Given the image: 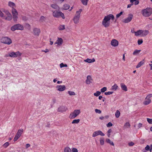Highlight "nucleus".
<instances>
[{
  "label": "nucleus",
  "instance_id": "nucleus-1",
  "mask_svg": "<svg viewBox=\"0 0 152 152\" xmlns=\"http://www.w3.org/2000/svg\"><path fill=\"white\" fill-rule=\"evenodd\" d=\"M111 19L113 20L114 19V15L112 14L105 16L102 21V25L106 28L109 27L110 25V20Z\"/></svg>",
  "mask_w": 152,
  "mask_h": 152
},
{
  "label": "nucleus",
  "instance_id": "nucleus-2",
  "mask_svg": "<svg viewBox=\"0 0 152 152\" xmlns=\"http://www.w3.org/2000/svg\"><path fill=\"white\" fill-rule=\"evenodd\" d=\"M2 10L4 13L5 15H4L3 14V16H1V17H3L4 19L10 21L12 19V16L8 10L4 9H2Z\"/></svg>",
  "mask_w": 152,
  "mask_h": 152
},
{
  "label": "nucleus",
  "instance_id": "nucleus-3",
  "mask_svg": "<svg viewBox=\"0 0 152 152\" xmlns=\"http://www.w3.org/2000/svg\"><path fill=\"white\" fill-rule=\"evenodd\" d=\"M142 13L143 15L145 17H148L150 16L152 13V9L147 8L142 10Z\"/></svg>",
  "mask_w": 152,
  "mask_h": 152
},
{
  "label": "nucleus",
  "instance_id": "nucleus-4",
  "mask_svg": "<svg viewBox=\"0 0 152 152\" xmlns=\"http://www.w3.org/2000/svg\"><path fill=\"white\" fill-rule=\"evenodd\" d=\"M53 12V17L56 18L61 17L63 19L65 18L64 14L60 11L55 10Z\"/></svg>",
  "mask_w": 152,
  "mask_h": 152
},
{
  "label": "nucleus",
  "instance_id": "nucleus-5",
  "mask_svg": "<svg viewBox=\"0 0 152 152\" xmlns=\"http://www.w3.org/2000/svg\"><path fill=\"white\" fill-rule=\"evenodd\" d=\"M23 26L20 24L15 25L11 28V30L12 31H14L16 30H23Z\"/></svg>",
  "mask_w": 152,
  "mask_h": 152
},
{
  "label": "nucleus",
  "instance_id": "nucleus-6",
  "mask_svg": "<svg viewBox=\"0 0 152 152\" xmlns=\"http://www.w3.org/2000/svg\"><path fill=\"white\" fill-rule=\"evenodd\" d=\"M80 113V110H76L72 112L70 114L69 118L71 119H74L78 116Z\"/></svg>",
  "mask_w": 152,
  "mask_h": 152
},
{
  "label": "nucleus",
  "instance_id": "nucleus-7",
  "mask_svg": "<svg viewBox=\"0 0 152 152\" xmlns=\"http://www.w3.org/2000/svg\"><path fill=\"white\" fill-rule=\"evenodd\" d=\"M1 42L3 43L10 45L12 43L11 39L8 37H4L1 38Z\"/></svg>",
  "mask_w": 152,
  "mask_h": 152
},
{
  "label": "nucleus",
  "instance_id": "nucleus-8",
  "mask_svg": "<svg viewBox=\"0 0 152 152\" xmlns=\"http://www.w3.org/2000/svg\"><path fill=\"white\" fill-rule=\"evenodd\" d=\"M23 129H20L18 130L17 133L14 137V141H17L19 138L21 134L23 133Z\"/></svg>",
  "mask_w": 152,
  "mask_h": 152
},
{
  "label": "nucleus",
  "instance_id": "nucleus-9",
  "mask_svg": "<svg viewBox=\"0 0 152 152\" xmlns=\"http://www.w3.org/2000/svg\"><path fill=\"white\" fill-rule=\"evenodd\" d=\"M152 97V94H148L145 99V101L143 102V104L145 105H147L151 102L150 98Z\"/></svg>",
  "mask_w": 152,
  "mask_h": 152
},
{
  "label": "nucleus",
  "instance_id": "nucleus-10",
  "mask_svg": "<svg viewBox=\"0 0 152 152\" xmlns=\"http://www.w3.org/2000/svg\"><path fill=\"white\" fill-rule=\"evenodd\" d=\"M12 13L13 16V19L14 21H16L18 18V13L15 9L12 10Z\"/></svg>",
  "mask_w": 152,
  "mask_h": 152
},
{
  "label": "nucleus",
  "instance_id": "nucleus-11",
  "mask_svg": "<svg viewBox=\"0 0 152 152\" xmlns=\"http://www.w3.org/2000/svg\"><path fill=\"white\" fill-rule=\"evenodd\" d=\"M99 135L104 136L105 135V134L101 131L98 130L96 131L93 133L92 134V137H94Z\"/></svg>",
  "mask_w": 152,
  "mask_h": 152
},
{
  "label": "nucleus",
  "instance_id": "nucleus-12",
  "mask_svg": "<svg viewBox=\"0 0 152 152\" xmlns=\"http://www.w3.org/2000/svg\"><path fill=\"white\" fill-rule=\"evenodd\" d=\"M133 17V15L130 14L128 15V16L127 18L125 19L124 20L123 22L126 23H128L131 21Z\"/></svg>",
  "mask_w": 152,
  "mask_h": 152
},
{
  "label": "nucleus",
  "instance_id": "nucleus-13",
  "mask_svg": "<svg viewBox=\"0 0 152 152\" xmlns=\"http://www.w3.org/2000/svg\"><path fill=\"white\" fill-rule=\"evenodd\" d=\"M66 86L65 85H58L56 86L57 90L60 91H63L66 89Z\"/></svg>",
  "mask_w": 152,
  "mask_h": 152
},
{
  "label": "nucleus",
  "instance_id": "nucleus-14",
  "mask_svg": "<svg viewBox=\"0 0 152 152\" xmlns=\"http://www.w3.org/2000/svg\"><path fill=\"white\" fill-rule=\"evenodd\" d=\"M111 45L113 46L116 47L118 45V42L117 40L115 39H113L111 42Z\"/></svg>",
  "mask_w": 152,
  "mask_h": 152
},
{
  "label": "nucleus",
  "instance_id": "nucleus-15",
  "mask_svg": "<svg viewBox=\"0 0 152 152\" xmlns=\"http://www.w3.org/2000/svg\"><path fill=\"white\" fill-rule=\"evenodd\" d=\"M63 42V40L61 38H58L56 41L54 43V44H57L58 45H62Z\"/></svg>",
  "mask_w": 152,
  "mask_h": 152
},
{
  "label": "nucleus",
  "instance_id": "nucleus-16",
  "mask_svg": "<svg viewBox=\"0 0 152 152\" xmlns=\"http://www.w3.org/2000/svg\"><path fill=\"white\" fill-rule=\"evenodd\" d=\"M67 110V108L66 107L64 106H61L59 107L58 109V111L63 112H65Z\"/></svg>",
  "mask_w": 152,
  "mask_h": 152
},
{
  "label": "nucleus",
  "instance_id": "nucleus-17",
  "mask_svg": "<svg viewBox=\"0 0 152 152\" xmlns=\"http://www.w3.org/2000/svg\"><path fill=\"white\" fill-rule=\"evenodd\" d=\"M8 6L12 8V10H13V9H15L16 7L15 4L11 1L8 2Z\"/></svg>",
  "mask_w": 152,
  "mask_h": 152
},
{
  "label": "nucleus",
  "instance_id": "nucleus-18",
  "mask_svg": "<svg viewBox=\"0 0 152 152\" xmlns=\"http://www.w3.org/2000/svg\"><path fill=\"white\" fill-rule=\"evenodd\" d=\"M34 34L35 35L38 36L40 32V31L39 28H35L33 29Z\"/></svg>",
  "mask_w": 152,
  "mask_h": 152
},
{
  "label": "nucleus",
  "instance_id": "nucleus-19",
  "mask_svg": "<svg viewBox=\"0 0 152 152\" xmlns=\"http://www.w3.org/2000/svg\"><path fill=\"white\" fill-rule=\"evenodd\" d=\"M92 80V79L91 76L90 75H88L87 77V79L86 80V83L88 84H89L91 83Z\"/></svg>",
  "mask_w": 152,
  "mask_h": 152
},
{
  "label": "nucleus",
  "instance_id": "nucleus-20",
  "mask_svg": "<svg viewBox=\"0 0 152 152\" xmlns=\"http://www.w3.org/2000/svg\"><path fill=\"white\" fill-rule=\"evenodd\" d=\"M142 35H141V37H145L147 35H148L149 33V31L146 30H142Z\"/></svg>",
  "mask_w": 152,
  "mask_h": 152
},
{
  "label": "nucleus",
  "instance_id": "nucleus-21",
  "mask_svg": "<svg viewBox=\"0 0 152 152\" xmlns=\"http://www.w3.org/2000/svg\"><path fill=\"white\" fill-rule=\"evenodd\" d=\"M80 18L74 16L73 19V20L74 23L75 24H77L79 22Z\"/></svg>",
  "mask_w": 152,
  "mask_h": 152
},
{
  "label": "nucleus",
  "instance_id": "nucleus-22",
  "mask_svg": "<svg viewBox=\"0 0 152 152\" xmlns=\"http://www.w3.org/2000/svg\"><path fill=\"white\" fill-rule=\"evenodd\" d=\"M82 11V10L81 9H79L78 10H77L75 15V16L76 17L80 18V14Z\"/></svg>",
  "mask_w": 152,
  "mask_h": 152
},
{
  "label": "nucleus",
  "instance_id": "nucleus-23",
  "mask_svg": "<svg viewBox=\"0 0 152 152\" xmlns=\"http://www.w3.org/2000/svg\"><path fill=\"white\" fill-rule=\"evenodd\" d=\"M120 86L122 89L125 91H127V89L126 86L123 83H121L120 84Z\"/></svg>",
  "mask_w": 152,
  "mask_h": 152
},
{
  "label": "nucleus",
  "instance_id": "nucleus-24",
  "mask_svg": "<svg viewBox=\"0 0 152 152\" xmlns=\"http://www.w3.org/2000/svg\"><path fill=\"white\" fill-rule=\"evenodd\" d=\"M95 60L94 58H93L92 59L89 58H87L84 61L86 62L90 63L95 61Z\"/></svg>",
  "mask_w": 152,
  "mask_h": 152
},
{
  "label": "nucleus",
  "instance_id": "nucleus-25",
  "mask_svg": "<svg viewBox=\"0 0 152 152\" xmlns=\"http://www.w3.org/2000/svg\"><path fill=\"white\" fill-rule=\"evenodd\" d=\"M142 30H139L136 32H134L135 35L136 36H137L140 35H142Z\"/></svg>",
  "mask_w": 152,
  "mask_h": 152
},
{
  "label": "nucleus",
  "instance_id": "nucleus-26",
  "mask_svg": "<svg viewBox=\"0 0 152 152\" xmlns=\"http://www.w3.org/2000/svg\"><path fill=\"white\" fill-rule=\"evenodd\" d=\"M144 63V60H143L142 61L139 62L138 64L136 66V68H138L140 67Z\"/></svg>",
  "mask_w": 152,
  "mask_h": 152
},
{
  "label": "nucleus",
  "instance_id": "nucleus-27",
  "mask_svg": "<svg viewBox=\"0 0 152 152\" xmlns=\"http://www.w3.org/2000/svg\"><path fill=\"white\" fill-rule=\"evenodd\" d=\"M50 6L52 8L55 10H58L59 9V7L56 4H52Z\"/></svg>",
  "mask_w": 152,
  "mask_h": 152
},
{
  "label": "nucleus",
  "instance_id": "nucleus-28",
  "mask_svg": "<svg viewBox=\"0 0 152 152\" xmlns=\"http://www.w3.org/2000/svg\"><path fill=\"white\" fill-rule=\"evenodd\" d=\"M130 2L132 4L134 2V4L135 5H137L139 3V0H130Z\"/></svg>",
  "mask_w": 152,
  "mask_h": 152
},
{
  "label": "nucleus",
  "instance_id": "nucleus-29",
  "mask_svg": "<svg viewBox=\"0 0 152 152\" xmlns=\"http://www.w3.org/2000/svg\"><path fill=\"white\" fill-rule=\"evenodd\" d=\"M118 87V86L116 84H115L114 85L112 86L111 87V90L114 91L117 90Z\"/></svg>",
  "mask_w": 152,
  "mask_h": 152
},
{
  "label": "nucleus",
  "instance_id": "nucleus-30",
  "mask_svg": "<svg viewBox=\"0 0 152 152\" xmlns=\"http://www.w3.org/2000/svg\"><path fill=\"white\" fill-rule=\"evenodd\" d=\"M64 152H72V150L69 147H67L64 148Z\"/></svg>",
  "mask_w": 152,
  "mask_h": 152
},
{
  "label": "nucleus",
  "instance_id": "nucleus-31",
  "mask_svg": "<svg viewBox=\"0 0 152 152\" xmlns=\"http://www.w3.org/2000/svg\"><path fill=\"white\" fill-rule=\"evenodd\" d=\"M141 50H136L133 52V54L134 56L137 55L141 51Z\"/></svg>",
  "mask_w": 152,
  "mask_h": 152
},
{
  "label": "nucleus",
  "instance_id": "nucleus-32",
  "mask_svg": "<svg viewBox=\"0 0 152 152\" xmlns=\"http://www.w3.org/2000/svg\"><path fill=\"white\" fill-rule=\"evenodd\" d=\"M21 55V53H20L19 51L17 52H14V58L20 56Z\"/></svg>",
  "mask_w": 152,
  "mask_h": 152
},
{
  "label": "nucleus",
  "instance_id": "nucleus-33",
  "mask_svg": "<svg viewBox=\"0 0 152 152\" xmlns=\"http://www.w3.org/2000/svg\"><path fill=\"white\" fill-rule=\"evenodd\" d=\"M69 8V6L66 4H65L64 5L63 9L64 10H67Z\"/></svg>",
  "mask_w": 152,
  "mask_h": 152
},
{
  "label": "nucleus",
  "instance_id": "nucleus-34",
  "mask_svg": "<svg viewBox=\"0 0 152 152\" xmlns=\"http://www.w3.org/2000/svg\"><path fill=\"white\" fill-rule=\"evenodd\" d=\"M130 127V124L129 122H126L124 126V128H129Z\"/></svg>",
  "mask_w": 152,
  "mask_h": 152
},
{
  "label": "nucleus",
  "instance_id": "nucleus-35",
  "mask_svg": "<svg viewBox=\"0 0 152 152\" xmlns=\"http://www.w3.org/2000/svg\"><path fill=\"white\" fill-rule=\"evenodd\" d=\"M81 2L84 5H87L89 0H80Z\"/></svg>",
  "mask_w": 152,
  "mask_h": 152
},
{
  "label": "nucleus",
  "instance_id": "nucleus-36",
  "mask_svg": "<svg viewBox=\"0 0 152 152\" xmlns=\"http://www.w3.org/2000/svg\"><path fill=\"white\" fill-rule=\"evenodd\" d=\"M120 113L118 110H117L115 114V115L116 118H118L120 116Z\"/></svg>",
  "mask_w": 152,
  "mask_h": 152
},
{
  "label": "nucleus",
  "instance_id": "nucleus-37",
  "mask_svg": "<svg viewBox=\"0 0 152 152\" xmlns=\"http://www.w3.org/2000/svg\"><path fill=\"white\" fill-rule=\"evenodd\" d=\"M106 141L107 143H109L111 145L113 146L114 145V144L113 142L112 141H111L110 139H107L106 140Z\"/></svg>",
  "mask_w": 152,
  "mask_h": 152
},
{
  "label": "nucleus",
  "instance_id": "nucleus-38",
  "mask_svg": "<svg viewBox=\"0 0 152 152\" xmlns=\"http://www.w3.org/2000/svg\"><path fill=\"white\" fill-rule=\"evenodd\" d=\"M58 28L60 30H64L65 29V25H61L59 26Z\"/></svg>",
  "mask_w": 152,
  "mask_h": 152
},
{
  "label": "nucleus",
  "instance_id": "nucleus-39",
  "mask_svg": "<svg viewBox=\"0 0 152 152\" xmlns=\"http://www.w3.org/2000/svg\"><path fill=\"white\" fill-rule=\"evenodd\" d=\"M80 121V120L79 119H75L72 121V124H78L79 122Z\"/></svg>",
  "mask_w": 152,
  "mask_h": 152
},
{
  "label": "nucleus",
  "instance_id": "nucleus-40",
  "mask_svg": "<svg viewBox=\"0 0 152 152\" xmlns=\"http://www.w3.org/2000/svg\"><path fill=\"white\" fill-rule=\"evenodd\" d=\"M68 93L70 96H74L76 95L75 93L72 91H68Z\"/></svg>",
  "mask_w": 152,
  "mask_h": 152
},
{
  "label": "nucleus",
  "instance_id": "nucleus-41",
  "mask_svg": "<svg viewBox=\"0 0 152 152\" xmlns=\"http://www.w3.org/2000/svg\"><path fill=\"white\" fill-rule=\"evenodd\" d=\"M101 94V92L99 91H97L94 94V95L96 96H99Z\"/></svg>",
  "mask_w": 152,
  "mask_h": 152
},
{
  "label": "nucleus",
  "instance_id": "nucleus-42",
  "mask_svg": "<svg viewBox=\"0 0 152 152\" xmlns=\"http://www.w3.org/2000/svg\"><path fill=\"white\" fill-rule=\"evenodd\" d=\"M9 143L8 142H6L2 145V146L4 148H7L9 145Z\"/></svg>",
  "mask_w": 152,
  "mask_h": 152
},
{
  "label": "nucleus",
  "instance_id": "nucleus-43",
  "mask_svg": "<svg viewBox=\"0 0 152 152\" xmlns=\"http://www.w3.org/2000/svg\"><path fill=\"white\" fill-rule=\"evenodd\" d=\"M46 20V18L44 16H41L40 19V21L42 22L45 21Z\"/></svg>",
  "mask_w": 152,
  "mask_h": 152
},
{
  "label": "nucleus",
  "instance_id": "nucleus-44",
  "mask_svg": "<svg viewBox=\"0 0 152 152\" xmlns=\"http://www.w3.org/2000/svg\"><path fill=\"white\" fill-rule=\"evenodd\" d=\"M100 144L101 145H103L104 143V139L103 138L100 139Z\"/></svg>",
  "mask_w": 152,
  "mask_h": 152
},
{
  "label": "nucleus",
  "instance_id": "nucleus-45",
  "mask_svg": "<svg viewBox=\"0 0 152 152\" xmlns=\"http://www.w3.org/2000/svg\"><path fill=\"white\" fill-rule=\"evenodd\" d=\"M14 52H12L11 53H9V56L10 57H14Z\"/></svg>",
  "mask_w": 152,
  "mask_h": 152
},
{
  "label": "nucleus",
  "instance_id": "nucleus-46",
  "mask_svg": "<svg viewBox=\"0 0 152 152\" xmlns=\"http://www.w3.org/2000/svg\"><path fill=\"white\" fill-rule=\"evenodd\" d=\"M107 90V88L106 87H104L102 88H101L100 90L101 92L103 93L105 91H106Z\"/></svg>",
  "mask_w": 152,
  "mask_h": 152
},
{
  "label": "nucleus",
  "instance_id": "nucleus-47",
  "mask_svg": "<svg viewBox=\"0 0 152 152\" xmlns=\"http://www.w3.org/2000/svg\"><path fill=\"white\" fill-rule=\"evenodd\" d=\"M113 93V91H108L107 92H105L104 93V94L106 95H108L112 94Z\"/></svg>",
  "mask_w": 152,
  "mask_h": 152
},
{
  "label": "nucleus",
  "instance_id": "nucleus-48",
  "mask_svg": "<svg viewBox=\"0 0 152 152\" xmlns=\"http://www.w3.org/2000/svg\"><path fill=\"white\" fill-rule=\"evenodd\" d=\"M143 42V40L142 39H139L138 40L137 43L139 45H140Z\"/></svg>",
  "mask_w": 152,
  "mask_h": 152
},
{
  "label": "nucleus",
  "instance_id": "nucleus-49",
  "mask_svg": "<svg viewBox=\"0 0 152 152\" xmlns=\"http://www.w3.org/2000/svg\"><path fill=\"white\" fill-rule=\"evenodd\" d=\"M60 66L61 68L67 66V65L66 64H64L63 63H61V64H60Z\"/></svg>",
  "mask_w": 152,
  "mask_h": 152
},
{
  "label": "nucleus",
  "instance_id": "nucleus-50",
  "mask_svg": "<svg viewBox=\"0 0 152 152\" xmlns=\"http://www.w3.org/2000/svg\"><path fill=\"white\" fill-rule=\"evenodd\" d=\"M147 120L148 122L150 124H152V119L147 118Z\"/></svg>",
  "mask_w": 152,
  "mask_h": 152
},
{
  "label": "nucleus",
  "instance_id": "nucleus-51",
  "mask_svg": "<svg viewBox=\"0 0 152 152\" xmlns=\"http://www.w3.org/2000/svg\"><path fill=\"white\" fill-rule=\"evenodd\" d=\"M123 13L122 12H121L117 14L116 15V18H119L123 14Z\"/></svg>",
  "mask_w": 152,
  "mask_h": 152
},
{
  "label": "nucleus",
  "instance_id": "nucleus-52",
  "mask_svg": "<svg viewBox=\"0 0 152 152\" xmlns=\"http://www.w3.org/2000/svg\"><path fill=\"white\" fill-rule=\"evenodd\" d=\"M95 112L97 113L100 114L101 113V111L99 110L96 109L95 110Z\"/></svg>",
  "mask_w": 152,
  "mask_h": 152
},
{
  "label": "nucleus",
  "instance_id": "nucleus-53",
  "mask_svg": "<svg viewBox=\"0 0 152 152\" xmlns=\"http://www.w3.org/2000/svg\"><path fill=\"white\" fill-rule=\"evenodd\" d=\"M113 126V124L111 122L108 123L107 125V127H110V126Z\"/></svg>",
  "mask_w": 152,
  "mask_h": 152
},
{
  "label": "nucleus",
  "instance_id": "nucleus-54",
  "mask_svg": "<svg viewBox=\"0 0 152 152\" xmlns=\"http://www.w3.org/2000/svg\"><path fill=\"white\" fill-rule=\"evenodd\" d=\"M72 152H78L77 150L75 148H72Z\"/></svg>",
  "mask_w": 152,
  "mask_h": 152
},
{
  "label": "nucleus",
  "instance_id": "nucleus-55",
  "mask_svg": "<svg viewBox=\"0 0 152 152\" xmlns=\"http://www.w3.org/2000/svg\"><path fill=\"white\" fill-rule=\"evenodd\" d=\"M128 145L129 146H132L134 145V143L132 142H130L129 143Z\"/></svg>",
  "mask_w": 152,
  "mask_h": 152
},
{
  "label": "nucleus",
  "instance_id": "nucleus-56",
  "mask_svg": "<svg viewBox=\"0 0 152 152\" xmlns=\"http://www.w3.org/2000/svg\"><path fill=\"white\" fill-rule=\"evenodd\" d=\"M150 146L147 145L145 148V149L146 151H148L150 149Z\"/></svg>",
  "mask_w": 152,
  "mask_h": 152
},
{
  "label": "nucleus",
  "instance_id": "nucleus-57",
  "mask_svg": "<svg viewBox=\"0 0 152 152\" xmlns=\"http://www.w3.org/2000/svg\"><path fill=\"white\" fill-rule=\"evenodd\" d=\"M150 64H149V66H150V70H152V61H150Z\"/></svg>",
  "mask_w": 152,
  "mask_h": 152
},
{
  "label": "nucleus",
  "instance_id": "nucleus-58",
  "mask_svg": "<svg viewBox=\"0 0 152 152\" xmlns=\"http://www.w3.org/2000/svg\"><path fill=\"white\" fill-rule=\"evenodd\" d=\"M133 4H132L131 3V4H128L127 5V8H130V7L132 6Z\"/></svg>",
  "mask_w": 152,
  "mask_h": 152
},
{
  "label": "nucleus",
  "instance_id": "nucleus-59",
  "mask_svg": "<svg viewBox=\"0 0 152 152\" xmlns=\"http://www.w3.org/2000/svg\"><path fill=\"white\" fill-rule=\"evenodd\" d=\"M30 146V145L29 144H27L26 145V148H27L28 147Z\"/></svg>",
  "mask_w": 152,
  "mask_h": 152
},
{
  "label": "nucleus",
  "instance_id": "nucleus-60",
  "mask_svg": "<svg viewBox=\"0 0 152 152\" xmlns=\"http://www.w3.org/2000/svg\"><path fill=\"white\" fill-rule=\"evenodd\" d=\"M142 124L141 123H139L138 125V127L139 128H140L141 127H142Z\"/></svg>",
  "mask_w": 152,
  "mask_h": 152
},
{
  "label": "nucleus",
  "instance_id": "nucleus-61",
  "mask_svg": "<svg viewBox=\"0 0 152 152\" xmlns=\"http://www.w3.org/2000/svg\"><path fill=\"white\" fill-rule=\"evenodd\" d=\"M42 52L47 53L49 52V50L48 49H46L45 50H42Z\"/></svg>",
  "mask_w": 152,
  "mask_h": 152
},
{
  "label": "nucleus",
  "instance_id": "nucleus-62",
  "mask_svg": "<svg viewBox=\"0 0 152 152\" xmlns=\"http://www.w3.org/2000/svg\"><path fill=\"white\" fill-rule=\"evenodd\" d=\"M112 132V130L111 129H109L107 131V133H111Z\"/></svg>",
  "mask_w": 152,
  "mask_h": 152
},
{
  "label": "nucleus",
  "instance_id": "nucleus-63",
  "mask_svg": "<svg viewBox=\"0 0 152 152\" xmlns=\"http://www.w3.org/2000/svg\"><path fill=\"white\" fill-rule=\"evenodd\" d=\"M0 16H3V13L0 10Z\"/></svg>",
  "mask_w": 152,
  "mask_h": 152
},
{
  "label": "nucleus",
  "instance_id": "nucleus-64",
  "mask_svg": "<svg viewBox=\"0 0 152 152\" xmlns=\"http://www.w3.org/2000/svg\"><path fill=\"white\" fill-rule=\"evenodd\" d=\"M62 83V81H58L57 82V84H61V83Z\"/></svg>",
  "mask_w": 152,
  "mask_h": 152
}]
</instances>
